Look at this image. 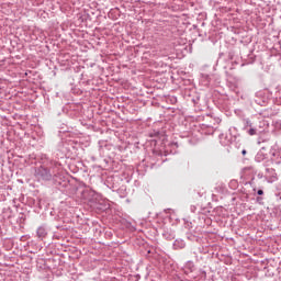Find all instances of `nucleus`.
<instances>
[{
	"mask_svg": "<svg viewBox=\"0 0 281 281\" xmlns=\"http://www.w3.org/2000/svg\"><path fill=\"white\" fill-rule=\"evenodd\" d=\"M34 177L37 181H52V170L45 166L35 168Z\"/></svg>",
	"mask_w": 281,
	"mask_h": 281,
	"instance_id": "nucleus-1",
	"label": "nucleus"
},
{
	"mask_svg": "<svg viewBox=\"0 0 281 281\" xmlns=\"http://www.w3.org/2000/svg\"><path fill=\"white\" fill-rule=\"evenodd\" d=\"M243 177H251L249 184L254 186L256 182V175H258V170L254 166L244 167L241 169Z\"/></svg>",
	"mask_w": 281,
	"mask_h": 281,
	"instance_id": "nucleus-2",
	"label": "nucleus"
},
{
	"mask_svg": "<svg viewBox=\"0 0 281 281\" xmlns=\"http://www.w3.org/2000/svg\"><path fill=\"white\" fill-rule=\"evenodd\" d=\"M98 201H104V199L100 198V195H93L90 200H83V203H89L94 210H104L102 204L98 203Z\"/></svg>",
	"mask_w": 281,
	"mask_h": 281,
	"instance_id": "nucleus-3",
	"label": "nucleus"
},
{
	"mask_svg": "<svg viewBox=\"0 0 281 281\" xmlns=\"http://www.w3.org/2000/svg\"><path fill=\"white\" fill-rule=\"evenodd\" d=\"M265 178L268 183H274V181L278 179V173H276V169L267 168Z\"/></svg>",
	"mask_w": 281,
	"mask_h": 281,
	"instance_id": "nucleus-4",
	"label": "nucleus"
},
{
	"mask_svg": "<svg viewBox=\"0 0 281 281\" xmlns=\"http://www.w3.org/2000/svg\"><path fill=\"white\" fill-rule=\"evenodd\" d=\"M265 159H267V153L265 151V148H261L255 156V161H257V164H260L262 161H265Z\"/></svg>",
	"mask_w": 281,
	"mask_h": 281,
	"instance_id": "nucleus-5",
	"label": "nucleus"
},
{
	"mask_svg": "<svg viewBox=\"0 0 281 281\" xmlns=\"http://www.w3.org/2000/svg\"><path fill=\"white\" fill-rule=\"evenodd\" d=\"M36 236L40 240H43L47 236V228L45 226H40L36 231Z\"/></svg>",
	"mask_w": 281,
	"mask_h": 281,
	"instance_id": "nucleus-6",
	"label": "nucleus"
},
{
	"mask_svg": "<svg viewBox=\"0 0 281 281\" xmlns=\"http://www.w3.org/2000/svg\"><path fill=\"white\" fill-rule=\"evenodd\" d=\"M272 161H274V164H281V153L280 151H274L272 154Z\"/></svg>",
	"mask_w": 281,
	"mask_h": 281,
	"instance_id": "nucleus-7",
	"label": "nucleus"
},
{
	"mask_svg": "<svg viewBox=\"0 0 281 281\" xmlns=\"http://www.w3.org/2000/svg\"><path fill=\"white\" fill-rule=\"evenodd\" d=\"M186 247V241L183 240H176L173 243V248L176 249H183Z\"/></svg>",
	"mask_w": 281,
	"mask_h": 281,
	"instance_id": "nucleus-8",
	"label": "nucleus"
},
{
	"mask_svg": "<svg viewBox=\"0 0 281 281\" xmlns=\"http://www.w3.org/2000/svg\"><path fill=\"white\" fill-rule=\"evenodd\" d=\"M192 271H194V263L189 261L186 265L184 273H192Z\"/></svg>",
	"mask_w": 281,
	"mask_h": 281,
	"instance_id": "nucleus-9",
	"label": "nucleus"
},
{
	"mask_svg": "<svg viewBox=\"0 0 281 281\" xmlns=\"http://www.w3.org/2000/svg\"><path fill=\"white\" fill-rule=\"evenodd\" d=\"M245 131H246V133H247L248 135H250V137H254V135H258V130H257L256 127H254V126L248 127V128L245 130Z\"/></svg>",
	"mask_w": 281,
	"mask_h": 281,
	"instance_id": "nucleus-10",
	"label": "nucleus"
},
{
	"mask_svg": "<svg viewBox=\"0 0 281 281\" xmlns=\"http://www.w3.org/2000/svg\"><path fill=\"white\" fill-rule=\"evenodd\" d=\"M251 126H254V124L251 123V121L246 120V125L244 126V131H247V128H251Z\"/></svg>",
	"mask_w": 281,
	"mask_h": 281,
	"instance_id": "nucleus-11",
	"label": "nucleus"
},
{
	"mask_svg": "<svg viewBox=\"0 0 281 281\" xmlns=\"http://www.w3.org/2000/svg\"><path fill=\"white\" fill-rule=\"evenodd\" d=\"M257 194H258L259 196H262V194H265V191H262V189H259V190L257 191Z\"/></svg>",
	"mask_w": 281,
	"mask_h": 281,
	"instance_id": "nucleus-12",
	"label": "nucleus"
},
{
	"mask_svg": "<svg viewBox=\"0 0 281 281\" xmlns=\"http://www.w3.org/2000/svg\"><path fill=\"white\" fill-rule=\"evenodd\" d=\"M257 177H258V179H262L263 175L262 173H258Z\"/></svg>",
	"mask_w": 281,
	"mask_h": 281,
	"instance_id": "nucleus-13",
	"label": "nucleus"
},
{
	"mask_svg": "<svg viewBox=\"0 0 281 281\" xmlns=\"http://www.w3.org/2000/svg\"><path fill=\"white\" fill-rule=\"evenodd\" d=\"M241 155H247V150L246 149H244V150H241Z\"/></svg>",
	"mask_w": 281,
	"mask_h": 281,
	"instance_id": "nucleus-14",
	"label": "nucleus"
},
{
	"mask_svg": "<svg viewBox=\"0 0 281 281\" xmlns=\"http://www.w3.org/2000/svg\"><path fill=\"white\" fill-rule=\"evenodd\" d=\"M191 210L194 212V210H196V206H191Z\"/></svg>",
	"mask_w": 281,
	"mask_h": 281,
	"instance_id": "nucleus-15",
	"label": "nucleus"
},
{
	"mask_svg": "<svg viewBox=\"0 0 281 281\" xmlns=\"http://www.w3.org/2000/svg\"><path fill=\"white\" fill-rule=\"evenodd\" d=\"M260 201H262V200H260V199L257 200L258 203H260Z\"/></svg>",
	"mask_w": 281,
	"mask_h": 281,
	"instance_id": "nucleus-16",
	"label": "nucleus"
}]
</instances>
